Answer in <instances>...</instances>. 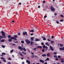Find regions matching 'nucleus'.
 I'll return each instance as SVG.
<instances>
[{
  "label": "nucleus",
  "mask_w": 64,
  "mask_h": 64,
  "mask_svg": "<svg viewBox=\"0 0 64 64\" xmlns=\"http://www.w3.org/2000/svg\"><path fill=\"white\" fill-rule=\"evenodd\" d=\"M16 38L15 37H11V38H9L8 40V41L9 42H11L12 41V39L14 40L15 41H17L16 42H14V43H18V42L17 41V40L16 39Z\"/></svg>",
  "instance_id": "1"
},
{
  "label": "nucleus",
  "mask_w": 64,
  "mask_h": 64,
  "mask_svg": "<svg viewBox=\"0 0 64 64\" xmlns=\"http://www.w3.org/2000/svg\"><path fill=\"white\" fill-rule=\"evenodd\" d=\"M1 33H2V36H3V38H5L6 36H5V32H3V31H2Z\"/></svg>",
  "instance_id": "2"
},
{
  "label": "nucleus",
  "mask_w": 64,
  "mask_h": 64,
  "mask_svg": "<svg viewBox=\"0 0 64 64\" xmlns=\"http://www.w3.org/2000/svg\"><path fill=\"white\" fill-rule=\"evenodd\" d=\"M50 9L52 11H54L55 10V9L53 8V6H52L50 7Z\"/></svg>",
  "instance_id": "3"
},
{
  "label": "nucleus",
  "mask_w": 64,
  "mask_h": 64,
  "mask_svg": "<svg viewBox=\"0 0 64 64\" xmlns=\"http://www.w3.org/2000/svg\"><path fill=\"white\" fill-rule=\"evenodd\" d=\"M26 43L27 44H29L30 43V42L28 40H25Z\"/></svg>",
  "instance_id": "4"
},
{
  "label": "nucleus",
  "mask_w": 64,
  "mask_h": 64,
  "mask_svg": "<svg viewBox=\"0 0 64 64\" xmlns=\"http://www.w3.org/2000/svg\"><path fill=\"white\" fill-rule=\"evenodd\" d=\"M23 34L24 35H26V36H28V34H27V32H25L23 33Z\"/></svg>",
  "instance_id": "5"
},
{
  "label": "nucleus",
  "mask_w": 64,
  "mask_h": 64,
  "mask_svg": "<svg viewBox=\"0 0 64 64\" xmlns=\"http://www.w3.org/2000/svg\"><path fill=\"white\" fill-rule=\"evenodd\" d=\"M59 49L60 50H62V51H64V47H63V48H60Z\"/></svg>",
  "instance_id": "6"
},
{
  "label": "nucleus",
  "mask_w": 64,
  "mask_h": 64,
  "mask_svg": "<svg viewBox=\"0 0 64 64\" xmlns=\"http://www.w3.org/2000/svg\"><path fill=\"white\" fill-rule=\"evenodd\" d=\"M50 47L52 51H54V48H53V47L52 46H50Z\"/></svg>",
  "instance_id": "7"
},
{
  "label": "nucleus",
  "mask_w": 64,
  "mask_h": 64,
  "mask_svg": "<svg viewBox=\"0 0 64 64\" xmlns=\"http://www.w3.org/2000/svg\"><path fill=\"white\" fill-rule=\"evenodd\" d=\"M26 63H28V64H31V62H30V61L26 60Z\"/></svg>",
  "instance_id": "8"
},
{
  "label": "nucleus",
  "mask_w": 64,
  "mask_h": 64,
  "mask_svg": "<svg viewBox=\"0 0 64 64\" xmlns=\"http://www.w3.org/2000/svg\"><path fill=\"white\" fill-rule=\"evenodd\" d=\"M18 48L19 49H20V50H23V48H22L20 46H19Z\"/></svg>",
  "instance_id": "9"
},
{
  "label": "nucleus",
  "mask_w": 64,
  "mask_h": 64,
  "mask_svg": "<svg viewBox=\"0 0 64 64\" xmlns=\"http://www.w3.org/2000/svg\"><path fill=\"white\" fill-rule=\"evenodd\" d=\"M38 48H40V49H42V47L41 46H38L36 47Z\"/></svg>",
  "instance_id": "10"
},
{
  "label": "nucleus",
  "mask_w": 64,
  "mask_h": 64,
  "mask_svg": "<svg viewBox=\"0 0 64 64\" xmlns=\"http://www.w3.org/2000/svg\"><path fill=\"white\" fill-rule=\"evenodd\" d=\"M34 37H32L30 38L31 40L32 41H34Z\"/></svg>",
  "instance_id": "11"
},
{
  "label": "nucleus",
  "mask_w": 64,
  "mask_h": 64,
  "mask_svg": "<svg viewBox=\"0 0 64 64\" xmlns=\"http://www.w3.org/2000/svg\"><path fill=\"white\" fill-rule=\"evenodd\" d=\"M40 62H42V63H44V61L41 60H40Z\"/></svg>",
  "instance_id": "12"
},
{
  "label": "nucleus",
  "mask_w": 64,
  "mask_h": 64,
  "mask_svg": "<svg viewBox=\"0 0 64 64\" xmlns=\"http://www.w3.org/2000/svg\"><path fill=\"white\" fill-rule=\"evenodd\" d=\"M42 57H45L46 56V54H43L42 55Z\"/></svg>",
  "instance_id": "13"
},
{
  "label": "nucleus",
  "mask_w": 64,
  "mask_h": 64,
  "mask_svg": "<svg viewBox=\"0 0 64 64\" xmlns=\"http://www.w3.org/2000/svg\"><path fill=\"white\" fill-rule=\"evenodd\" d=\"M35 41H40V40L38 38H36V39Z\"/></svg>",
  "instance_id": "14"
},
{
  "label": "nucleus",
  "mask_w": 64,
  "mask_h": 64,
  "mask_svg": "<svg viewBox=\"0 0 64 64\" xmlns=\"http://www.w3.org/2000/svg\"><path fill=\"white\" fill-rule=\"evenodd\" d=\"M8 37L9 39L10 38H11V36L10 35H8Z\"/></svg>",
  "instance_id": "15"
},
{
  "label": "nucleus",
  "mask_w": 64,
  "mask_h": 64,
  "mask_svg": "<svg viewBox=\"0 0 64 64\" xmlns=\"http://www.w3.org/2000/svg\"><path fill=\"white\" fill-rule=\"evenodd\" d=\"M33 44H34V42H31L30 43V45H32Z\"/></svg>",
  "instance_id": "16"
},
{
  "label": "nucleus",
  "mask_w": 64,
  "mask_h": 64,
  "mask_svg": "<svg viewBox=\"0 0 64 64\" xmlns=\"http://www.w3.org/2000/svg\"><path fill=\"white\" fill-rule=\"evenodd\" d=\"M14 37H15V38H17V37H18V36H17V35H14Z\"/></svg>",
  "instance_id": "17"
},
{
  "label": "nucleus",
  "mask_w": 64,
  "mask_h": 64,
  "mask_svg": "<svg viewBox=\"0 0 64 64\" xmlns=\"http://www.w3.org/2000/svg\"><path fill=\"white\" fill-rule=\"evenodd\" d=\"M1 42H5V41L3 40H2L0 41Z\"/></svg>",
  "instance_id": "18"
},
{
  "label": "nucleus",
  "mask_w": 64,
  "mask_h": 64,
  "mask_svg": "<svg viewBox=\"0 0 64 64\" xmlns=\"http://www.w3.org/2000/svg\"><path fill=\"white\" fill-rule=\"evenodd\" d=\"M47 56L48 57H49V56H50V54L49 53H48L47 54Z\"/></svg>",
  "instance_id": "19"
},
{
  "label": "nucleus",
  "mask_w": 64,
  "mask_h": 64,
  "mask_svg": "<svg viewBox=\"0 0 64 64\" xmlns=\"http://www.w3.org/2000/svg\"><path fill=\"white\" fill-rule=\"evenodd\" d=\"M58 45H60V46H61V47H63V45L61 44H58Z\"/></svg>",
  "instance_id": "20"
},
{
  "label": "nucleus",
  "mask_w": 64,
  "mask_h": 64,
  "mask_svg": "<svg viewBox=\"0 0 64 64\" xmlns=\"http://www.w3.org/2000/svg\"><path fill=\"white\" fill-rule=\"evenodd\" d=\"M34 30H30V32H34Z\"/></svg>",
  "instance_id": "21"
},
{
  "label": "nucleus",
  "mask_w": 64,
  "mask_h": 64,
  "mask_svg": "<svg viewBox=\"0 0 64 64\" xmlns=\"http://www.w3.org/2000/svg\"><path fill=\"white\" fill-rule=\"evenodd\" d=\"M54 58H57V56L56 55H54Z\"/></svg>",
  "instance_id": "22"
},
{
  "label": "nucleus",
  "mask_w": 64,
  "mask_h": 64,
  "mask_svg": "<svg viewBox=\"0 0 64 64\" xmlns=\"http://www.w3.org/2000/svg\"><path fill=\"white\" fill-rule=\"evenodd\" d=\"M23 50H24V51H26V50L24 48H23Z\"/></svg>",
  "instance_id": "23"
},
{
  "label": "nucleus",
  "mask_w": 64,
  "mask_h": 64,
  "mask_svg": "<svg viewBox=\"0 0 64 64\" xmlns=\"http://www.w3.org/2000/svg\"><path fill=\"white\" fill-rule=\"evenodd\" d=\"M22 54H24V55H26V54L24 52H22Z\"/></svg>",
  "instance_id": "24"
},
{
  "label": "nucleus",
  "mask_w": 64,
  "mask_h": 64,
  "mask_svg": "<svg viewBox=\"0 0 64 64\" xmlns=\"http://www.w3.org/2000/svg\"><path fill=\"white\" fill-rule=\"evenodd\" d=\"M60 17H62V18H63L64 17V16H63V15L61 14L60 15Z\"/></svg>",
  "instance_id": "25"
},
{
  "label": "nucleus",
  "mask_w": 64,
  "mask_h": 64,
  "mask_svg": "<svg viewBox=\"0 0 64 64\" xmlns=\"http://www.w3.org/2000/svg\"><path fill=\"white\" fill-rule=\"evenodd\" d=\"M2 55H5V53L4 52H3L2 53Z\"/></svg>",
  "instance_id": "26"
},
{
  "label": "nucleus",
  "mask_w": 64,
  "mask_h": 64,
  "mask_svg": "<svg viewBox=\"0 0 64 64\" xmlns=\"http://www.w3.org/2000/svg\"><path fill=\"white\" fill-rule=\"evenodd\" d=\"M3 38V36H1L0 35V38Z\"/></svg>",
  "instance_id": "27"
},
{
  "label": "nucleus",
  "mask_w": 64,
  "mask_h": 64,
  "mask_svg": "<svg viewBox=\"0 0 64 64\" xmlns=\"http://www.w3.org/2000/svg\"><path fill=\"white\" fill-rule=\"evenodd\" d=\"M63 21H64V20H60V22H63Z\"/></svg>",
  "instance_id": "28"
},
{
  "label": "nucleus",
  "mask_w": 64,
  "mask_h": 64,
  "mask_svg": "<svg viewBox=\"0 0 64 64\" xmlns=\"http://www.w3.org/2000/svg\"><path fill=\"white\" fill-rule=\"evenodd\" d=\"M12 52H13V50H11L10 51V53H11Z\"/></svg>",
  "instance_id": "29"
},
{
  "label": "nucleus",
  "mask_w": 64,
  "mask_h": 64,
  "mask_svg": "<svg viewBox=\"0 0 64 64\" xmlns=\"http://www.w3.org/2000/svg\"><path fill=\"white\" fill-rule=\"evenodd\" d=\"M54 55H56L57 54V52H54Z\"/></svg>",
  "instance_id": "30"
},
{
  "label": "nucleus",
  "mask_w": 64,
  "mask_h": 64,
  "mask_svg": "<svg viewBox=\"0 0 64 64\" xmlns=\"http://www.w3.org/2000/svg\"><path fill=\"white\" fill-rule=\"evenodd\" d=\"M54 41H51L50 43L51 44H52V43H54Z\"/></svg>",
  "instance_id": "31"
},
{
  "label": "nucleus",
  "mask_w": 64,
  "mask_h": 64,
  "mask_svg": "<svg viewBox=\"0 0 64 64\" xmlns=\"http://www.w3.org/2000/svg\"><path fill=\"white\" fill-rule=\"evenodd\" d=\"M2 60L3 61H4V62H6V60Z\"/></svg>",
  "instance_id": "32"
},
{
  "label": "nucleus",
  "mask_w": 64,
  "mask_h": 64,
  "mask_svg": "<svg viewBox=\"0 0 64 64\" xmlns=\"http://www.w3.org/2000/svg\"><path fill=\"white\" fill-rule=\"evenodd\" d=\"M20 56H22V57H23V54H22V53H20Z\"/></svg>",
  "instance_id": "33"
},
{
  "label": "nucleus",
  "mask_w": 64,
  "mask_h": 64,
  "mask_svg": "<svg viewBox=\"0 0 64 64\" xmlns=\"http://www.w3.org/2000/svg\"><path fill=\"white\" fill-rule=\"evenodd\" d=\"M42 47H43V48H45L46 46H45V45H44V46H43Z\"/></svg>",
  "instance_id": "34"
},
{
  "label": "nucleus",
  "mask_w": 64,
  "mask_h": 64,
  "mask_svg": "<svg viewBox=\"0 0 64 64\" xmlns=\"http://www.w3.org/2000/svg\"><path fill=\"white\" fill-rule=\"evenodd\" d=\"M43 40H46V38H45V37H44V38H43Z\"/></svg>",
  "instance_id": "35"
},
{
  "label": "nucleus",
  "mask_w": 64,
  "mask_h": 64,
  "mask_svg": "<svg viewBox=\"0 0 64 64\" xmlns=\"http://www.w3.org/2000/svg\"><path fill=\"white\" fill-rule=\"evenodd\" d=\"M21 43H22L23 44L24 43V41H21Z\"/></svg>",
  "instance_id": "36"
},
{
  "label": "nucleus",
  "mask_w": 64,
  "mask_h": 64,
  "mask_svg": "<svg viewBox=\"0 0 64 64\" xmlns=\"http://www.w3.org/2000/svg\"><path fill=\"white\" fill-rule=\"evenodd\" d=\"M41 44L42 45H44V44L43 42H42Z\"/></svg>",
  "instance_id": "37"
},
{
  "label": "nucleus",
  "mask_w": 64,
  "mask_h": 64,
  "mask_svg": "<svg viewBox=\"0 0 64 64\" xmlns=\"http://www.w3.org/2000/svg\"><path fill=\"white\" fill-rule=\"evenodd\" d=\"M44 51H45V50L43 49L42 50V52H44Z\"/></svg>",
  "instance_id": "38"
},
{
  "label": "nucleus",
  "mask_w": 64,
  "mask_h": 64,
  "mask_svg": "<svg viewBox=\"0 0 64 64\" xmlns=\"http://www.w3.org/2000/svg\"><path fill=\"white\" fill-rule=\"evenodd\" d=\"M2 47H3V48H5V46H4L2 45Z\"/></svg>",
  "instance_id": "39"
},
{
  "label": "nucleus",
  "mask_w": 64,
  "mask_h": 64,
  "mask_svg": "<svg viewBox=\"0 0 64 64\" xmlns=\"http://www.w3.org/2000/svg\"><path fill=\"white\" fill-rule=\"evenodd\" d=\"M47 61H48V60H49V58H47L46 59Z\"/></svg>",
  "instance_id": "40"
},
{
  "label": "nucleus",
  "mask_w": 64,
  "mask_h": 64,
  "mask_svg": "<svg viewBox=\"0 0 64 64\" xmlns=\"http://www.w3.org/2000/svg\"><path fill=\"white\" fill-rule=\"evenodd\" d=\"M55 60L56 61H58V59L57 58H56Z\"/></svg>",
  "instance_id": "41"
},
{
  "label": "nucleus",
  "mask_w": 64,
  "mask_h": 64,
  "mask_svg": "<svg viewBox=\"0 0 64 64\" xmlns=\"http://www.w3.org/2000/svg\"><path fill=\"white\" fill-rule=\"evenodd\" d=\"M8 60H11V58H9L8 59Z\"/></svg>",
  "instance_id": "42"
},
{
  "label": "nucleus",
  "mask_w": 64,
  "mask_h": 64,
  "mask_svg": "<svg viewBox=\"0 0 64 64\" xmlns=\"http://www.w3.org/2000/svg\"><path fill=\"white\" fill-rule=\"evenodd\" d=\"M58 58H60V57H61V56H58Z\"/></svg>",
  "instance_id": "43"
},
{
  "label": "nucleus",
  "mask_w": 64,
  "mask_h": 64,
  "mask_svg": "<svg viewBox=\"0 0 64 64\" xmlns=\"http://www.w3.org/2000/svg\"><path fill=\"white\" fill-rule=\"evenodd\" d=\"M18 35H20V32H19L18 33Z\"/></svg>",
  "instance_id": "44"
},
{
  "label": "nucleus",
  "mask_w": 64,
  "mask_h": 64,
  "mask_svg": "<svg viewBox=\"0 0 64 64\" xmlns=\"http://www.w3.org/2000/svg\"><path fill=\"white\" fill-rule=\"evenodd\" d=\"M60 60H64V59L60 58Z\"/></svg>",
  "instance_id": "45"
},
{
  "label": "nucleus",
  "mask_w": 64,
  "mask_h": 64,
  "mask_svg": "<svg viewBox=\"0 0 64 64\" xmlns=\"http://www.w3.org/2000/svg\"><path fill=\"white\" fill-rule=\"evenodd\" d=\"M51 38H52V39H53V38H54V36H51Z\"/></svg>",
  "instance_id": "46"
},
{
  "label": "nucleus",
  "mask_w": 64,
  "mask_h": 64,
  "mask_svg": "<svg viewBox=\"0 0 64 64\" xmlns=\"http://www.w3.org/2000/svg\"><path fill=\"white\" fill-rule=\"evenodd\" d=\"M34 51H36V48H34Z\"/></svg>",
  "instance_id": "47"
},
{
  "label": "nucleus",
  "mask_w": 64,
  "mask_h": 64,
  "mask_svg": "<svg viewBox=\"0 0 64 64\" xmlns=\"http://www.w3.org/2000/svg\"><path fill=\"white\" fill-rule=\"evenodd\" d=\"M56 23H57V24H59V22L58 21H56Z\"/></svg>",
  "instance_id": "48"
},
{
  "label": "nucleus",
  "mask_w": 64,
  "mask_h": 64,
  "mask_svg": "<svg viewBox=\"0 0 64 64\" xmlns=\"http://www.w3.org/2000/svg\"><path fill=\"white\" fill-rule=\"evenodd\" d=\"M54 15L55 16H56V15H57V13H55L54 14Z\"/></svg>",
  "instance_id": "49"
},
{
  "label": "nucleus",
  "mask_w": 64,
  "mask_h": 64,
  "mask_svg": "<svg viewBox=\"0 0 64 64\" xmlns=\"http://www.w3.org/2000/svg\"><path fill=\"white\" fill-rule=\"evenodd\" d=\"M0 58L1 59H4V58L3 57H1Z\"/></svg>",
  "instance_id": "50"
},
{
  "label": "nucleus",
  "mask_w": 64,
  "mask_h": 64,
  "mask_svg": "<svg viewBox=\"0 0 64 64\" xmlns=\"http://www.w3.org/2000/svg\"><path fill=\"white\" fill-rule=\"evenodd\" d=\"M48 41H49V42H50V40L49 39H48Z\"/></svg>",
  "instance_id": "51"
},
{
  "label": "nucleus",
  "mask_w": 64,
  "mask_h": 64,
  "mask_svg": "<svg viewBox=\"0 0 64 64\" xmlns=\"http://www.w3.org/2000/svg\"><path fill=\"white\" fill-rule=\"evenodd\" d=\"M60 62H62V63H63L64 62V61H63V60H61Z\"/></svg>",
  "instance_id": "52"
},
{
  "label": "nucleus",
  "mask_w": 64,
  "mask_h": 64,
  "mask_svg": "<svg viewBox=\"0 0 64 64\" xmlns=\"http://www.w3.org/2000/svg\"><path fill=\"white\" fill-rule=\"evenodd\" d=\"M16 45V44H12L13 46H15Z\"/></svg>",
  "instance_id": "53"
},
{
  "label": "nucleus",
  "mask_w": 64,
  "mask_h": 64,
  "mask_svg": "<svg viewBox=\"0 0 64 64\" xmlns=\"http://www.w3.org/2000/svg\"><path fill=\"white\" fill-rule=\"evenodd\" d=\"M31 57L32 58H34V56H31Z\"/></svg>",
  "instance_id": "54"
},
{
  "label": "nucleus",
  "mask_w": 64,
  "mask_h": 64,
  "mask_svg": "<svg viewBox=\"0 0 64 64\" xmlns=\"http://www.w3.org/2000/svg\"><path fill=\"white\" fill-rule=\"evenodd\" d=\"M8 64H11V63H10V62H8Z\"/></svg>",
  "instance_id": "55"
},
{
  "label": "nucleus",
  "mask_w": 64,
  "mask_h": 64,
  "mask_svg": "<svg viewBox=\"0 0 64 64\" xmlns=\"http://www.w3.org/2000/svg\"><path fill=\"white\" fill-rule=\"evenodd\" d=\"M48 44V42L46 43V45H47Z\"/></svg>",
  "instance_id": "56"
},
{
  "label": "nucleus",
  "mask_w": 64,
  "mask_h": 64,
  "mask_svg": "<svg viewBox=\"0 0 64 64\" xmlns=\"http://www.w3.org/2000/svg\"><path fill=\"white\" fill-rule=\"evenodd\" d=\"M46 17H47V16H44V17L45 18H46Z\"/></svg>",
  "instance_id": "57"
},
{
  "label": "nucleus",
  "mask_w": 64,
  "mask_h": 64,
  "mask_svg": "<svg viewBox=\"0 0 64 64\" xmlns=\"http://www.w3.org/2000/svg\"><path fill=\"white\" fill-rule=\"evenodd\" d=\"M30 35H31V36H32V35H33V34H30Z\"/></svg>",
  "instance_id": "58"
},
{
  "label": "nucleus",
  "mask_w": 64,
  "mask_h": 64,
  "mask_svg": "<svg viewBox=\"0 0 64 64\" xmlns=\"http://www.w3.org/2000/svg\"><path fill=\"white\" fill-rule=\"evenodd\" d=\"M43 3H45V1L44 0L43 2Z\"/></svg>",
  "instance_id": "59"
},
{
  "label": "nucleus",
  "mask_w": 64,
  "mask_h": 64,
  "mask_svg": "<svg viewBox=\"0 0 64 64\" xmlns=\"http://www.w3.org/2000/svg\"><path fill=\"white\" fill-rule=\"evenodd\" d=\"M44 64H47V63L46 62L44 63Z\"/></svg>",
  "instance_id": "60"
},
{
  "label": "nucleus",
  "mask_w": 64,
  "mask_h": 64,
  "mask_svg": "<svg viewBox=\"0 0 64 64\" xmlns=\"http://www.w3.org/2000/svg\"><path fill=\"white\" fill-rule=\"evenodd\" d=\"M0 56H2V57H3V56H4V55L3 54H2V55H0Z\"/></svg>",
  "instance_id": "61"
},
{
  "label": "nucleus",
  "mask_w": 64,
  "mask_h": 64,
  "mask_svg": "<svg viewBox=\"0 0 64 64\" xmlns=\"http://www.w3.org/2000/svg\"><path fill=\"white\" fill-rule=\"evenodd\" d=\"M45 48H46L47 49H48V47L46 46L45 47Z\"/></svg>",
  "instance_id": "62"
},
{
  "label": "nucleus",
  "mask_w": 64,
  "mask_h": 64,
  "mask_svg": "<svg viewBox=\"0 0 64 64\" xmlns=\"http://www.w3.org/2000/svg\"><path fill=\"white\" fill-rule=\"evenodd\" d=\"M19 5H21V3H20V2L19 3Z\"/></svg>",
  "instance_id": "63"
},
{
  "label": "nucleus",
  "mask_w": 64,
  "mask_h": 64,
  "mask_svg": "<svg viewBox=\"0 0 64 64\" xmlns=\"http://www.w3.org/2000/svg\"><path fill=\"white\" fill-rule=\"evenodd\" d=\"M24 64V62H22V64Z\"/></svg>",
  "instance_id": "64"
}]
</instances>
